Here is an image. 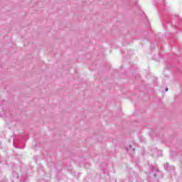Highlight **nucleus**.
Wrapping results in <instances>:
<instances>
[{"instance_id":"obj_1","label":"nucleus","mask_w":182,"mask_h":182,"mask_svg":"<svg viewBox=\"0 0 182 182\" xmlns=\"http://www.w3.org/2000/svg\"><path fill=\"white\" fill-rule=\"evenodd\" d=\"M161 177H163V175H161V172L159 171V168L152 166L151 171L147 176L146 180L149 182H156L159 181V178H161Z\"/></svg>"},{"instance_id":"obj_8","label":"nucleus","mask_w":182,"mask_h":182,"mask_svg":"<svg viewBox=\"0 0 182 182\" xmlns=\"http://www.w3.org/2000/svg\"><path fill=\"white\" fill-rule=\"evenodd\" d=\"M154 151L156 153V151H157V149H154Z\"/></svg>"},{"instance_id":"obj_4","label":"nucleus","mask_w":182,"mask_h":182,"mask_svg":"<svg viewBox=\"0 0 182 182\" xmlns=\"http://www.w3.org/2000/svg\"><path fill=\"white\" fill-rule=\"evenodd\" d=\"M134 178H136V173H134L129 178V181H132Z\"/></svg>"},{"instance_id":"obj_2","label":"nucleus","mask_w":182,"mask_h":182,"mask_svg":"<svg viewBox=\"0 0 182 182\" xmlns=\"http://www.w3.org/2000/svg\"><path fill=\"white\" fill-rule=\"evenodd\" d=\"M164 168H165V170H166V171L169 172L171 176L172 174H174V166H168V164L166 163L164 164Z\"/></svg>"},{"instance_id":"obj_6","label":"nucleus","mask_w":182,"mask_h":182,"mask_svg":"<svg viewBox=\"0 0 182 182\" xmlns=\"http://www.w3.org/2000/svg\"><path fill=\"white\" fill-rule=\"evenodd\" d=\"M16 178H19V175L16 174Z\"/></svg>"},{"instance_id":"obj_5","label":"nucleus","mask_w":182,"mask_h":182,"mask_svg":"<svg viewBox=\"0 0 182 182\" xmlns=\"http://www.w3.org/2000/svg\"><path fill=\"white\" fill-rule=\"evenodd\" d=\"M38 182H46V181H45V179H41V180L38 181Z\"/></svg>"},{"instance_id":"obj_3","label":"nucleus","mask_w":182,"mask_h":182,"mask_svg":"<svg viewBox=\"0 0 182 182\" xmlns=\"http://www.w3.org/2000/svg\"><path fill=\"white\" fill-rule=\"evenodd\" d=\"M126 149L127 151H134L135 149L133 148L132 145H129L128 146L126 147Z\"/></svg>"},{"instance_id":"obj_7","label":"nucleus","mask_w":182,"mask_h":182,"mask_svg":"<svg viewBox=\"0 0 182 182\" xmlns=\"http://www.w3.org/2000/svg\"><path fill=\"white\" fill-rule=\"evenodd\" d=\"M168 88H166V90H165V92H168Z\"/></svg>"}]
</instances>
